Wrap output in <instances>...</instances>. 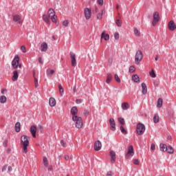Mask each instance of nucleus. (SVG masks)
Here are the masks:
<instances>
[{"label": "nucleus", "instance_id": "13", "mask_svg": "<svg viewBox=\"0 0 176 176\" xmlns=\"http://www.w3.org/2000/svg\"><path fill=\"white\" fill-rule=\"evenodd\" d=\"M109 123L111 131H115V130H116V123H115V120H113V118H111L109 120Z\"/></svg>", "mask_w": 176, "mask_h": 176}, {"label": "nucleus", "instance_id": "36", "mask_svg": "<svg viewBox=\"0 0 176 176\" xmlns=\"http://www.w3.org/2000/svg\"><path fill=\"white\" fill-rule=\"evenodd\" d=\"M118 122L120 124H122V126L125 124V121H124V118H118Z\"/></svg>", "mask_w": 176, "mask_h": 176}, {"label": "nucleus", "instance_id": "61", "mask_svg": "<svg viewBox=\"0 0 176 176\" xmlns=\"http://www.w3.org/2000/svg\"><path fill=\"white\" fill-rule=\"evenodd\" d=\"M64 157H65V159L66 160H69V155H65Z\"/></svg>", "mask_w": 176, "mask_h": 176}, {"label": "nucleus", "instance_id": "17", "mask_svg": "<svg viewBox=\"0 0 176 176\" xmlns=\"http://www.w3.org/2000/svg\"><path fill=\"white\" fill-rule=\"evenodd\" d=\"M70 113H72L73 116H76L78 114V107H72L70 110Z\"/></svg>", "mask_w": 176, "mask_h": 176}, {"label": "nucleus", "instance_id": "1", "mask_svg": "<svg viewBox=\"0 0 176 176\" xmlns=\"http://www.w3.org/2000/svg\"><path fill=\"white\" fill-rule=\"evenodd\" d=\"M72 120L76 122L75 126L77 129H82L83 127L82 117L72 116Z\"/></svg>", "mask_w": 176, "mask_h": 176}, {"label": "nucleus", "instance_id": "51", "mask_svg": "<svg viewBox=\"0 0 176 176\" xmlns=\"http://www.w3.org/2000/svg\"><path fill=\"white\" fill-rule=\"evenodd\" d=\"M3 146H4V148H6V146H8V140H4L3 142Z\"/></svg>", "mask_w": 176, "mask_h": 176}, {"label": "nucleus", "instance_id": "46", "mask_svg": "<svg viewBox=\"0 0 176 176\" xmlns=\"http://www.w3.org/2000/svg\"><path fill=\"white\" fill-rule=\"evenodd\" d=\"M135 71V68L134 67L131 66V67H129V72L133 73V72H134Z\"/></svg>", "mask_w": 176, "mask_h": 176}, {"label": "nucleus", "instance_id": "59", "mask_svg": "<svg viewBox=\"0 0 176 176\" xmlns=\"http://www.w3.org/2000/svg\"><path fill=\"white\" fill-rule=\"evenodd\" d=\"M107 176H112V171L107 172Z\"/></svg>", "mask_w": 176, "mask_h": 176}, {"label": "nucleus", "instance_id": "15", "mask_svg": "<svg viewBox=\"0 0 176 176\" xmlns=\"http://www.w3.org/2000/svg\"><path fill=\"white\" fill-rule=\"evenodd\" d=\"M109 155L111 156V163H115V162H116V153H115V151H110Z\"/></svg>", "mask_w": 176, "mask_h": 176}, {"label": "nucleus", "instance_id": "2", "mask_svg": "<svg viewBox=\"0 0 176 176\" xmlns=\"http://www.w3.org/2000/svg\"><path fill=\"white\" fill-rule=\"evenodd\" d=\"M136 133L138 135H142L145 133V125L139 122L136 126Z\"/></svg>", "mask_w": 176, "mask_h": 176}, {"label": "nucleus", "instance_id": "48", "mask_svg": "<svg viewBox=\"0 0 176 176\" xmlns=\"http://www.w3.org/2000/svg\"><path fill=\"white\" fill-rule=\"evenodd\" d=\"M21 50L23 52V53H25L27 52V50H25V46L22 45L21 47Z\"/></svg>", "mask_w": 176, "mask_h": 176}, {"label": "nucleus", "instance_id": "40", "mask_svg": "<svg viewBox=\"0 0 176 176\" xmlns=\"http://www.w3.org/2000/svg\"><path fill=\"white\" fill-rule=\"evenodd\" d=\"M134 34L136 36H140L141 35V34L140 33L137 28H134Z\"/></svg>", "mask_w": 176, "mask_h": 176}, {"label": "nucleus", "instance_id": "25", "mask_svg": "<svg viewBox=\"0 0 176 176\" xmlns=\"http://www.w3.org/2000/svg\"><path fill=\"white\" fill-rule=\"evenodd\" d=\"M157 107V108H162V107H163V99H162L160 98H158Z\"/></svg>", "mask_w": 176, "mask_h": 176}, {"label": "nucleus", "instance_id": "44", "mask_svg": "<svg viewBox=\"0 0 176 176\" xmlns=\"http://www.w3.org/2000/svg\"><path fill=\"white\" fill-rule=\"evenodd\" d=\"M116 23V25H118V27H122V21H120V20L117 19Z\"/></svg>", "mask_w": 176, "mask_h": 176}, {"label": "nucleus", "instance_id": "34", "mask_svg": "<svg viewBox=\"0 0 176 176\" xmlns=\"http://www.w3.org/2000/svg\"><path fill=\"white\" fill-rule=\"evenodd\" d=\"M43 20H44L45 21V23H47V24H50V21L49 20V17H47V15L44 14L43 16Z\"/></svg>", "mask_w": 176, "mask_h": 176}, {"label": "nucleus", "instance_id": "63", "mask_svg": "<svg viewBox=\"0 0 176 176\" xmlns=\"http://www.w3.org/2000/svg\"><path fill=\"white\" fill-rule=\"evenodd\" d=\"M95 12L98 13V8L97 7L95 8Z\"/></svg>", "mask_w": 176, "mask_h": 176}, {"label": "nucleus", "instance_id": "58", "mask_svg": "<svg viewBox=\"0 0 176 176\" xmlns=\"http://www.w3.org/2000/svg\"><path fill=\"white\" fill-rule=\"evenodd\" d=\"M84 114L85 115V116H89V111L85 110V112H84Z\"/></svg>", "mask_w": 176, "mask_h": 176}, {"label": "nucleus", "instance_id": "19", "mask_svg": "<svg viewBox=\"0 0 176 176\" xmlns=\"http://www.w3.org/2000/svg\"><path fill=\"white\" fill-rule=\"evenodd\" d=\"M21 130V124H20V122H16L15 124L16 133H20Z\"/></svg>", "mask_w": 176, "mask_h": 176}, {"label": "nucleus", "instance_id": "16", "mask_svg": "<svg viewBox=\"0 0 176 176\" xmlns=\"http://www.w3.org/2000/svg\"><path fill=\"white\" fill-rule=\"evenodd\" d=\"M142 93L145 95L148 93V88L146 87V84L144 82L142 83Z\"/></svg>", "mask_w": 176, "mask_h": 176}, {"label": "nucleus", "instance_id": "53", "mask_svg": "<svg viewBox=\"0 0 176 176\" xmlns=\"http://www.w3.org/2000/svg\"><path fill=\"white\" fill-rule=\"evenodd\" d=\"M60 145H62L63 148H65V142H64V140H60Z\"/></svg>", "mask_w": 176, "mask_h": 176}, {"label": "nucleus", "instance_id": "32", "mask_svg": "<svg viewBox=\"0 0 176 176\" xmlns=\"http://www.w3.org/2000/svg\"><path fill=\"white\" fill-rule=\"evenodd\" d=\"M122 109H124V111L129 109V103L127 102H124L122 104Z\"/></svg>", "mask_w": 176, "mask_h": 176}, {"label": "nucleus", "instance_id": "20", "mask_svg": "<svg viewBox=\"0 0 176 176\" xmlns=\"http://www.w3.org/2000/svg\"><path fill=\"white\" fill-rule=\"evenodd\" d=\"M100 38L104 39V41H109V34H105V32H102L101 34Z\"/></svg>", "mask_w": 176, "mask_h": 176}, {"label": "nucleus", "instance_id": "23", "mask_svg": "<svg viewBox=\"0 0 176 176\" xmlns=\"http://www.w3.org/2000/svg\"><path fill=\"white\" fill-rule=\"evenodd\" d=\"M49 104L50 107H55L56 106V99L54 98H50L49 100Z\"/></svg>", "mask_w": 176, "mask_h": 176}, {"label": "nucleus", "instance_id": "62", "mask_svg": "<svg viewBox=\"0 0 176 176\" xmlns=\"http://www.w3.org/2000/svg\"><path fill=\"white\" fill-rule=\"evenodd\" d=\"M109 65H112V58H109Z\"/></svg>", "mask_w": 176, "mask_h": 176}, {"label": "nucleus", "instance_id": "30", "mask_svg": "<svg viewBox=\"0 0 176 176\" xmlns=\"http://www.w3.org/2000/svg\"><path fill=\"white\" fill-rule=\"evenodd\" d=\"M7 98L5 96H0V102L1 104H5L6 102Z\"/></svg>", "mask_w": 176, "mask_h": 176}, {"label": "nucleus", "instance_id": "50", "mask_svg": "<svg viewBox=\"0 0 176 176\" xmlns=\"http://www.w3.org/2000/svg\"><path fill=\"white\" fill-rule=\"evenodd\" d=\"M151 151H155L156 149V146H155V144H151Z\"/></svg>", "mask_w": 176, "mask_h": 176}, {"label": "nucleus", "instance_id": "22", "mask_svg": "<svg viewBox=\"0 0 176 176\" xmlns=\"http://www.w3.org/2000/svg\"><path fill=\"white\" fill-rule=\"evenodd\" d=\"M160 149L162 152H166L167 151V145L164 144H160Z\"/></svg>", "mask_w": 176, "mask_h": 176}, {"label": "nucleus", "instance_id": "47", "mask_svg": "<svg viewBox=\"0 0 176 176\" xmlns=\"http://www.w3.org/2000/svg\"><path fill=\"white\" fill-rule=\"evenodd\" d=\"M97 2L100 6H102V5H104V0H98Z\"/></svg>", "mask_w": 176, "mask_h": 176}, {"label": "nucleus", "instance_id": "52", "mask_svg": "<svg viewBox=\"0 0 176 176\" xmlns=\"http://www.w3.org/2000/svg\"><path fill=\"white\" fill-rule=\"evenodd\" d=\"M34 85L35 87H38V80L36 79V78H34Z\"/></svg>", "mask_w": 176, "mask_h": 176}, {"label": "nucleus", "instance_id": "6", "mask_svg": "<svg viewBox=\"0 0 176 176\" xmlns=\"http://www.w3.org/2000/svg\"><path fill=\"white\" fill-rule=\"evenodd\" d=\"M19 61H20V58L19 57V56H16L14 58L13 60L12 61V65L14 69H16V68L19 67Z\"/></svg>", "mask_w": 176, "mask_h": 176}, {"label": "nucleus", "instance_id": "31", "mask_svg": "<svg viewBox=\"0 0 176 176\" xmlns=\"http://www.w3.org/2000/svg\"><path fill=\"white\" fill-rule=\"evenodd\" d=\"M120 131L122 134H124L126 135V134H128V132H127V130H126L124 129V126H120Z\"/></svg>", "mask_w": 176, "mask_h": 176}, {"label": "nucleus", "instance_id": "18", "mask_svg": "<svg viewBox=\"0 0 176 176\" xmlns=\"http://www.w3.org/2000/svg\"><path fill=\"white\" fill-rule=\"evenodd\" d=\"M13 76H12V80L13 82H16V80H17V79H19V71L17 70H14L13 72Z\"/></svg>", "mask_w": 176, "mask_h": 176}, {"label": "nucleus", "instance_id": "54", "mask_svg": "<svg viewBox=\"0 0 176 176\" xmlns=\"http://www.w3.org/2000/svg\"><path fill=\"white\" fill-rule=\"evenodd\" d=\"M76 104H82V99H77L76 100Z\"/></svg>", "mask_w": 176, "mask_h": 176}, {"label": "nucleus", "instance_id": "41", "mask_svg": "<svg viewBox=\"0 0 176 176\" xmlns=\"http://www.w3.org/2000/svg\"><path fill=\"white\" fill-rule=\"evenodd\" d=\"M114 78H115V80H116V82H118V83H120V79L119 78V76L118 74L114 75Z\"/></svg>", "mask_w": 176, "mask_h": 176}, {"label": "nucleus", "instance_id": "43", "mask_svg": "<svg viewBox=\"0 0 176 176\" xmlns=\"http://www.w3.org/2000/svg\"><path fill=\"white\" fill-rule=\"evenodd\" d=\"M23 146L24 153H27L28 152V146L23 145Z\"/></svg>", "mask_w": 176, "mask_h": 176}, {"label": "nucleus", "instance_id": "26", "mask_svg": "<svg viewBox=\"0 0 176 176\" xmlns=\"http://www.w3.org/2000/svg\"><path fill=\"white\" fill-rule=\"evenodd\" d=\"M132 80H133V82L135 83L138 82L140 81V76H138L137 74L132 76Z\"/></svg>", "mask_w": 176, "mask_h": 176}, {"label": "nucleus", "instance_id": "57", "mask_svg": "<svg viewBox=\"0 0 176 176\" xmlns=\"http://www.w3.org/2000/svg\"><path fill=\"white\" fill-rule=\"evenodd\" d=\"M8 168V166H4L3 168H2V172L3 173V171H6V169Z\"/></svg>", "mask_w": 176, "mask_h": 176}, {"label": "nucleus", "instance_id": "7", "mask_svg": "<svg viewBox=\"0 0 176 176\" xmlns=\"http://www.w3.org/2000/svg\"><path fill=\"white\" fill-rule=\"evenodd\" d=\"M84 14L86 20H90L91 19V8H85L84 10Z\"/></svg>", "mask_w": 176, "mask_h": 176}, {"label": "nucleus", "instance_id": "5", "mask_svg": "<svg viewBox=\"0 0 176 176\" xmlns=\"http://www.w3.org/2000/svg\"><path fill=\"white\" fill-rule=\"evenodd\" d=\"M28 138H30V137H28L25 135H23L21 137V144H22V145H25V146L30 145V140H28Z\"/></svg>", "mask_w": 176, "mask_h": 176}, {"label": "nucleus", "instance_id": "38", "mask_svg": "<svg viewBox=\"0 0 176 176\" xmlns=\"http://www.w3.org/2000/svg\"><path fill=\"white\" fill-rule=\"evenodd\" d=\"M43 164L45 167H47L49 166V164L47 163V157H43Z\"/></svg>", "mask_w": 176, "mask_h": 176}, {"label": "nucleus", "instance_id": "21", "mask_svg": "<svg viewBox=\"0 0 176 176\" xmlns=\"http://www.w3.org/2000/svg\"><path fill=\"white\" fill-rule=\"evenodd\" d=\"M41 52H46L47 50V43H43L41 45Z\"/></svg>", "mask_w": 176, "mask_h": 176}, {"label": "nucleus", "instance_id": "39", "mask_svg": "<svg viewBox=\"0 0 176 176\" xmlns=\"http://www.w3.org/2000/svg\"><path fill=\"white\" fill-rule=\"evenodd\" d=\"M150 76H151V78H156V74L155 73V71L153 69H152L150 72Z\"/></svg>", "mask_w": 176, "mask_h": 176}, {"label": "nucleus", "instance_id": "33", "mask_svg": "<svg viewBox=\"0 0 176 176\" xmlns=\"http://www.w3.org/2000/svg\"><path fill=\"white\" fill-rule=\"evenodd\" d=\"M159 115L157 114H155L154 116H153V122L154 123H159Z\"/></svg>", "mask_w": 176, "mask_h": 176}, {"label": "nucleus", "instance_id": "12", "mask_svg": "<svg viewBox=\"0 0 176 176\" xmlns=\"http://www.w3.org/2000/svg\"><path fill=\"white\" fill-rule=\"evenodd\" d=\"M168 28L170 31H175L176 25L174 21H170L168 24Z\"/></svg>", "mask_w": 176, "mask_h": 176}, {"label": "nucleus", "instance_id": "3", "mask_svg": "<svg viewBox=\"0 0 176 176\" xmlns=\"http://www.w3.org/2000/svg\"><path fill=\"white\" fill-rule=\"evenodd\" d=\"M47 14L53 23H56L57 21V16L56 15V12L54 9L50 8L47 12Z\"/></svg>", "mask_w": 176, "mask_h": 176}, {"label": "nucleus", "instance_id": "60", "mask_svg": "<svg viewBox=\"0 0 176 176\" xmlns=\"http://www.w3.org/2000/svg\"><path fill=\"white\" fill-rule=\"evenodd\" d=\"M6 152H7V153H8V154L12 152V148H8L7 149Z\"/></svg>", "mask_w": 176, "mask_h": 176}, {"label": "nucleus", "instance_id": "56", "mask_svg": "<svg viewBox=\"0 0 176 176\" xmlns=\"http://www.w3.org/2000/svg\"><path fill=\"white\" fill-rule=\"evenodd\" d=\"M157 21H155V19L153 20L152 23H153V27H155V25H156V23H157Z\"/></svg>", "mask_w": 176, "mask_h": 176}, {"label": "nucleus", "instance_id": "42", "mask_svg": "<svg viewBox=\"0 0 176 176\" xmlns=\"http://www.w3.org/2000/svg\"><path fill=\"white\" fill-rule=\"evenodd\" d=\"M114 38H115L116 41H118L120 36H119V33L118 32H115Z\"/></svg>", "mask_w": 176, "mask_h": 176}, {"label": "nucleus", "instance_id": "49", "mask_svg": "<svg viewBox=\"0 0 176 176\" xmlns=\"http://www.w3.org/2000/svg\"><path fill=\"white\" fill-rule=\"evenodd\" d=\"M133 164H135L136 166H138L140 164V161L137 159L133 160Z\"/></svg>", "mask_w": 176, "mask_h": 176}, {"label": "nucleus", "instance_id": "45", "mask_svg": "<svg viewBox=\"0 0 176 176\" xmlns=\"http://www.w3.org/2000/svg\"><path fill=\"white\" fill-rule=\"evenodd\" d=\"M63 27H68V20H65L63 22Z\"/></svg>", "mask_w": 176, "mask_h": 176}, {"label": "nucleus", "instance_id": "11", "mask_svg": "<svg viewBox=\"0 0 176 176\" xmlns=\"http://www.w3.org/2000/svg\"><path fill=\"white\" fill-rule=\"evenodd\" d=\"M102 146V144H101V142L100 140H97L94 143L95 151H96L97 152H98V151H101Z\"/></svg>", "mask_w": 176, "mask_h": 176}, {"label": "nucleus", "instance_id": "24", "mask_svg": "<svg viewBox=\"0 0 176 176\" xmlns=\"http://www.w3.org/2000/svg\"><path fill=\"white\" fill-rule=\"evenodd\" d=\"M153 20L155 21H159L160 20V16H159V12H155L153 14Z\"/></svg>", "mask_w": 176, "mask_h": 176}, {"label": "nucleus", "instance_id": "37", "mask_svg": "<svg viewBox=\"0 0 176 176\" xmlns=\"http://www.w3.org/2000/svg\"><path fill=\"white\" fill-rule=\"evenodd\" d=\"M58 89H59V93L60 96H63V94H64V89L63 88V86H61V85H59Z\"/></svg>", "mask_w": 176, "mask_h": 176}, {"label": "nucleus", "instance_id": "27", "mask_svg": "<svg viewBox=\"0 0 176 176\" xmlns=\"http://www.w3.org/2000/svg\"><path fill=\"white\" fill-rule=\"evenodd\" d=\"M111 80H112V74L110 73L107 74V78L106 80V83L109 84L111 82Z\"/></svg>", "mask_w": 176, "mask_h": 176}, {"label": "nucleus", "instance_id": "9", "mask_svg": "<svg viewBox=\"0 0 176 176\" xmlns=\"http://www.w3.org/2000/svg\"><path fill=\"white\" fill-rule=\"evenodd\" d=\"M131 156H134V148H133V145L129 146L126 157V159H129Z\"/></svg>", "mask_w": 176, "mask_h": 176}, {"label": "nucleus", "instance_id": "4", "mask_svg": "<svg viewBox=\"0 0 176 176\" xmlns=\"http://www.w3.org/2000/svg\"><path fill=\"white\" fill-rule=\"evenodd\" d=\"M142 52L140 50H138L136 52L135 56V63L138 65L140 63H141V60H142Z\"/></svg>", "mask_w": 176, "mask_h": 176}, {"label": "nucleus", "instance_id": "14", "mask_svg": "<svg viewBox=\"0 0 176 176\" xmlns=\"http://www.w3.org/2000/svg\"><path fill=\"white\" fill-rule=\"evenodd\" d=\"M30 133L33 138H36V126L33 125L30 127Z\"/></svg>", "mask_w": 176, "mask_h": 176}, {"label": "nucleus", "instance_id": "29", "mask_svg": "<svg viewBox=\"0 0 176 176\" xmlns=\"http://www.w3.org/2000/svg\"><path fill=\"white\" fill-rule=\"evenodd\" d=\"M103 13H105V10H102L101 11V12H99L98 14H97V19L98 20H101V19H102V14Z\"/></svg>", "mask_w": 176, "mask_h": 176}, {"label": "nucleus", "instance_id": "10", "mask_svg": "<svg viewBox=\"0 0 176 176\" xmlns=\"http://www.w3.org/2000/svg\"><path fill=\"white\" fill-rule=\"evenodd\" d=\"M69 56L72 58V67H76V55L73 52H70Z\"/></svg>", "mask_w": 176, "mask_h": 176}, {"label": "nucleus", "instance_id": "28", "mask_svg": "<svg viewBox=\"0 0 176 176\" xmlns=\"http://www.w3.org/2000/svg\"><path fill=\"white\" fill-rule=\"evenodd\" d=\"M166 152L168 153L173 154V153H174V148H173V147L171 146H168Z\"/></svg>", "mask_w": 176, "mask_h": 176}, {"label": "nucleus", "instance_id": "8", "mask_svg": "<svg viewBox=\"0 0 176 176\" xmlns=\"http://www.w3.org/2000/svg\"><path fill=\"white\" fill-rule=\"evenodd\" d=\"M13 21L17 24H23V19L19 14L13 15Z\"/></svg>", "mask_w": 176, "mask_h": 176}, {"label": "nucleus", "instance_id": "64", "mask_svg": "<svg viewBox=\"0 0 176 176\" xmlns=\"http://www.w3.org/2000/svg\"><path fill=\"white\" fill-rule=\"evenodd\" d=\"M12 166H8V171H12Z\"/></svg>", "mask_w": 176, "mask_h": 176}, {"label": "nucleus", "instance_id": "55", "mask_svg": "<svg viewBox=\"0 0 176 176\" xmlns=\"http://www.w3.org/2000/svg\"><path fill=\"white\" fill-rule=\"evenodd\" d=\"M38 63H40L41 65L43 64V60H42V58L41 56L38 57Z\"/></svg>", "mask_w": 176, "mask_h": 176}, {"label": "nucleus", "instance_id": "35", "mask_svg": "<svg viewBox=\"0 0 176 176\" xmlns=\"http://www.w3.org/2000/svg\"><path fill=\"white\" fill-rule=\"evenodd\" d=\"M54 74V70H53V69H51V70L47 69V76L52 77V75H53Z\"/></svg>", "mask_w": 176, "mask_h": 176}]
</instances>
